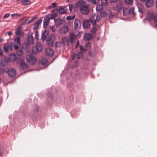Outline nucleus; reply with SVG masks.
Returning a JSON list of instances; mask_svg holds the SVG:
<instances>
[{"mask_svg":"<svg viewBox=\"0 0 157 157\" xmlns=\"http://www.w3.org/2000/svg\"><path fill=\"white\" fill-rule=\"evenodd\" d=\"M75 6L76 8H79L80 12L82 14H87L90 12L89 5L82 0L77 2Z\"/></svg>","mask_w":157,"mask_h":157,"instance_id":"1","label":"nucleus"},{"mask_svg":"<svg viewBox=\"0 0 157 157\" xmlns=\"http://www.w3.org/2000/svg\"><path fill=\"white\" fill-rule=\"evenodd\" d=\"M124 7V3L122 1L117 2L113 6V10L119 13Z\"/></svg>","mask_w":157,"mask_h":157,"instance_id":"2","label":"nucleus"},{"mask_svg":"<svg viewBox=\"0 0 157 157\" xmlns=\"http://www.w3.org/2000/svg\"><path fill=\"white\" fill-rule=\"evenodd\" d=\"M26 58L27 61L32 64H34L36 62L35 58L32 55H27L26 56Z\"/></svg>","mask_w":157,"mask_h":157,"instance_id":"3","label":"nucleus"},{"mask_svg":"<svg viewBox=\"0 0 157 157\" xmlns=\"http://www.w3.org/2000/svg\"><path fill=\"white\" fill-rule=\"evenodd\" d=\"M100 17L99 15H94L90 17V21L93 25H94L97 21H98L100 20Z\"/></svg>","mask_w":157,"mask_h":157,"instance_id":"4","label":"nucleus"},{"mask_svg":"<svg viewBox=\"0 0 157 157\" xmlns=\"http://www.w3.org/2000/svg\"><path fill=\"white\" fill-rule=\"evenodd\" d=\"M68 28L66 26H64L60 29L59 33L62 35L65 34L68 31Z\"/></svg>","mask_w":157,"mask_h":157,"instance_id":"5","label":"nucleus"},{"mask_svg":"<svg viewBox=\"0 0 157 157\" xmlns=\"http://www.w3.org/2000/svg\"><path fill=\"white\" fill-rule=\"evenodd\" d=\"M46 55L49 56H52L53 54L54 51L52 49L50 48H46L45 50Z\"/></svg>","mask_w":157,"mask_h":157,"instance_id":"6","label":"nucleus"},{"mask_svg":"<svg viewBox=\"0 0 157 157\" xmlns=\"http://www.w3.org/2000/svg\"><path fill=\"white\" fill-rule=\"evenodd\" d=\"M142 2H146V5L147 7H149L153 5V0H141Z\"/></svg>","mask_w":157,"mask_h":157,"instance_id":"7","label":"nucleus"},{"mask_svg":"<svg viewBox=\"0 0 157 157\" xmlns=\"http://www.w3.org/2000/svg\"><path fill=\"white\" fill-rule=\"evenodd\" d=\"M8 73L9 76L11 77H13L15 76L16 72L15 69H11L9 70Z\"/></svg>","mask_w":157,"mask_h":157,"instance_id":"8","label":"nucleus"},{"mask_svg":"<svg viewBox=\"0 0 157 157\" xmlns=\"http://www.w3.org/2000/svg\"><path fill=\"white\" fill-rule=\"evenodd\" d=\"M58 12L59 14H63L66 13L67 12V10L62 6H59L58 8Z\"/></svg>","mask_w":157,"mask_h":157,"instance_id":"9","label":"nucleus"},{"mask_svg":"<svg viewBox=\"0 0 157 157\" xmlns=\"http://www.w3.org/2000/svg\"><path fill=\"white\" fill-rule=\"evenodd\" d=\"M50 18L49 17H46L43 21V26L44 28H46L50 22Z\"/></svg>","mask_w":157,"mask_h":157,"instance_id":"10","label":"nucleus"},{"mask_svg":"<svg viewBox=\"0 0 157 157\" xmlns=\"http://www.w3.org/2000/svg\"><path fill=\"white\" fill-rule=\"evenodd\" d=\"M75 28V29L80 27L81 23L79 20L76 19L74 22Z\"/></svg>","mask_w":157,"mask_h":157,"instance_id":"11","label":"nucleus"},{"mask_svg":"<svg viewBox=\"0 0 157 157\" xmlns=\"http://www.w3.org/2000/svg\"><path fill=\"white\" fill-rule=\"evenodd\" d=\"M90 25V22L88 20L86 19L83 22V27L86 28H88Z\"/></svg>","mask_w":157,"mask_h":157,"instance_id":"12","label":"nucleus"},{"mask_svg":"<svg viewBox=\"0 0 157 157\" xmlns=\"http://www.w3.org/2000/svg\"><path fill=\"white\" fill-rule=\"evenodd\" d=\"M27 42L29 44H33L34 43L33 38L32 36L30 35L28 36L27 39Z\"/></svg>","mask_w":157,"mask_h":157,"instance_id":"13","label":"nucleus"},{"mask_svg":"<svg viewBox=\"0 0 157 157\" xmlns=\"http://www.w3.org/2000/svg\"><path fill=\"white\" fill-rule=\"evenodd\" d=\"M93 38L92 35L89 33L85 34L84 35V38L85 40H87L91 39Z\"/></svg>","mask_w":157,"mask_h":157,"instance_id":"14","label":"nucleus"},{"mask_svg":"<svg viewBox=\"0 0 157 157\" xmlns=\"http://www.w3.org/2000/svg\"><path fill=\"white\" fill-rule=\"evenodd\" d=\"M62 41L63 44L65 45H68L70 43L69 39L67 37L62 38Z\"/></svg>","mask_w":157,"mask_h":157,"instance_id":"15","label":"nucleus"},{"mask_svg":"<svg viewBox=\"0 0 157 157\" xmlns=\"http://www.w3.org/2000/svg\"><path fill=\"white\" fill-rule=\"evenodd\" d=\"M42 22V20L41 19L39 20L36 21L33 26V29H37L39 25Z\"/></svg>","mask_w":157,"mask_h":157,"instance_id":"16","label":"nucleus"},{"mask_svg":"<svg viewBox=\"0 0 157 157\" xmlns=\"http://www.w3.org/2000/svg\"><path fill=\"white\" fill-rule=\"evenodd\" d=\"M21 68L24 70H26L28 68V67L27 64L23 62H21L20 63Z\"/></svg>","mask_w":157,"mask_h":157,"instance_id":"17","label":"nucleus"},{"mask_svg":"<svg viewBox=\"0 0 157 157\" xmlns=\"http://www.w3.org/2000/svg\"><path fill=\"white\" fill-rule=\"evenodd\" d=\"M36 49L37 52H40L42 50V46L40 43L37 42L36 44Z\"/></svg>","mask_w":157,"mask_h":157,"instance_id":"18","label":"nucleus"},{"mask_svg":"<svg viewBox=\"0 0 157 157\" xmlns=\"http://www.w3.org/2000/svg\"><path fill=\"white\" fill-rule=\"evenodd\" d=\"M128 10V14H130L133 16H134L135 15L134 12V8L133 7L130 8Z\"/></svg>","mask_w":157,"mask_h":157,"instance_id":"19","label":"nucleus"},{"mask_svg":"<svg viewBox=\"0 0 157 157\" xmlns=\"http://www.w3.org/2000/svg\"><path fill=\"white\" fill-rule=\"evenodd\" d=\"M76 36L75 34L73 33H70L69 35L70 40L71 43H73Z\"/></svg>","mask_w":157,"mask_h":157,"instance_id":"20","label":"nucleus"},{"mask_svg":"<svg viewBox=\"0 0 157 157\" xmlns=\"http://www.w3.org/2000/svg\"><path fill=\"white\" fill-rule=\"evenodd\" d=\"M48 61V60L46 58H43L40 61V63L42 65L46 64Z\"/></svg>","mask_w":157,"mask_h":157,"instance_id":"21","label":"nucleus"},{"mask_svg":"<svg viewBox=\"0 0 157 157\" xmlns=\"http://www.w3.org/2000/svg\"><path fill=\"white\" fill-rule=\"evenodd\" d=\"M48 33L45 30L42 33L41 35V38L44 40L46 38V36Z\"/></svg>","mask_w":157,"mask_h":157,"instance_id":"22","label":"nucleus"},{"mask_svg":"<svg viewBox=\"0 0 157 157\" xmlns=\"http://www.w3.org/2000/svg\"><path fill=\"white\" fill-rule=\"evenodd\" d=\"M22 30V28L19 26L16 30L15 32V34L16 35H19L20 34Z\"/></svg>","mask_w":157,"mask_h":157,"instance_id":"23","label":"nucleus"},{"mask_svg":"<svg viewBox=\"0 0 157 157\" xmlns=\"http://www.w3.org/2000/svg\"><path fill=\"white\" fill-rule=\"evenodd\" d=\"M122 9H123V13L124 15L126 16L128 14V10L127 8H124V7Z\"/></svg>","mask_w":157,"mask_h":157,"instance_id":"24","label":"nucleus"},{"mask_svg":"<svg viewBox=\"0 0 157 157\" xmlns=\"http://www.w3.org/2000/svg\"><path fill=\"white\" fill-rule=\"evenodd\" d=\"M14 42L15 44H21V42L20 38L19 37H17L14 39Z\"/></svg>","mask_w":157,"mask_h":157,"instance_id":"25","label":"nucleus"},{"mask_svg":"<svg viewBox=\"0 0 157 157\" xmlns=\"http://www.w3.org/2000/svg\"><path fill=\"white\" fill-rule=\"evenodd\" d=\"M30 3L29 0H22V3L24 5H27Z\"/></svg>","mask_w":157,"mask_h":157,"instance_id":"26","label":"nucleus"},{"mask_svg":"<svg viewBox=\"0 0 157 157\" xmlns=\"http://www.w3.org/2000/svg\"><path fill=\"white\" fill-rule=\"evenodd\" d=\"M23 51L22 49H18L16 52V54L18 56H21L23 54Z\"/></svg>","mask_w":157,"mask_h":157,"instance_id":"27","label":"nucleus"},{"mask_svg":"<svg viewBox=\"0 0 157 157\" xmlns=\"http://www.w3.org/2000/svg\"><path fill=\"white\" fill-rule=\"evenodd\" d=\"M22 16L21 14H18L17 13H14L11 15V16L12 17H14L16 18H17L18 17H21Z\"/></svg>","mask_w":157,"mask_h":157,"instance_id":"28","label":"nucleus"},{"mask_svg":"<svg viewBox=\"0 0 157 157\" xmlns=\"http://www.w3.org/2000/svg\"><path fill=\"white\" fill-rule=\"evenodd\" d=\"M63 20L61 19H58L56 21V25H60L63 23Z\"/></svg>","mask_w":157,"mask_h":157,"instance_id":"29","label":"nucleus"},{"mask_svg":"<svg viewBox=\"0 0 157 157\" xmlns=\"http://www.w3.org/2000/svg\"><path fill=\"white\" fill-rule=\"evenodd\" d=\"M9 46L7 44H5L3 47V49L6 52H7L9 49Z\"/></svg>","mask_w":157,"mask_h":157,"instance_id":"30","label":"nucleus"},{"mask_svg":"<svg viewBox=\"0 0 157 157\" xmlns=\"http://www.w3.org/2000/svg\"><path fill=\"white\" fill-rule=\"evenodd\" d=\"M107 0H101V5L103 6H106L107 5Z\"/></svg>","mask_w":157,"mask_h":157,"instance_id":"31","label":"nucleus"},{"mask_svg":"<svg viewBox=\"0 0 157 157\" xmlns=\"http://www.w3.org/2000/svg\"><path fill=\"white\" fill-rule=\"evenodd\" d=\"M97 30V27L95 26H94L91 30V33L93 34H94L96 33Z\"/></svg>","mask_w":157,"mask_h":157,"instance_id":"32","label":"nucleus"},{"mask_svg":"<svg viewBox=\"0 0 157 157\" xmlns=\"http://www.w3.org/2000/svg\"><path fill=\"white\" fill-rule=\"evenodd\" d=\"M102 5H97L96 7V10L97 11H99L102 8Z\"/></svg>","mask_w":157,"mask_h":157,"instance_id":"33","label":"nucleus"},{"mask_svg":"<svg viewBox=\"0 0 157 157\" xmlns=\"http://www.w3.org/2000/svg\"><path fill=\"white\" fill-rule=\"evenodd\" d=\"M89 1H90L93 4H95L98 3L100 0H88Z\"/></svg>","mask_w":157,"mask_h":157,"instance_id":"34","label":"nucleus"},{"mask_svg":"<svg viewBox=\"0 0 157 157\" xmlns=\"http://www.w3.org/2000/svg\"><path fill=\"white\" fill-rule=\"evenodd\" d=\"M82 56V52H79L78 53L77 55V57L78 59H80Z\"/></svg>","mask_w":157,"mask_h":157,"instance_id":"35","label":"nucleus"},{"mask_svg":"<svg viewBox=\"0 0 157 157\" xmlns=\"http://www.w3.org/2000/svg\"><path fill=\"white\" fill-rule=\"evenodd\" d=\"M138 11L141 13H143V11L142 8L140 6L138 7Z\"/></svg>","mask_w":157,"mask_h":157,"instance_id":"36","label":"nucleus"},{"mask_svg":"<svg viewBox=\"0 0 157 157\" xmlns=\"http://www.w3.org/2000/svg\"><path fill=\"white\" fill-rule=\"evenodd\" d=\"M20 45L18 44H15L13 46V48L15 50H17L18 49L19 46Z\"/></svg>","mask_w":157,"mask_h":157,"instance_id":"37","label":"nucleus"},{"mask_svg":"<svg viewBox=\"0 0 157 157\" xmlns=\"http://www.w3.org/2000/svg\"><path fill=\"white\" fill-rule=\"evenodd\" d=\"M50 29L52 30L53 32H55L56 31V29L55 28L54 26H51L50 27Z\"/></svg>","mask_w":157,"mask_h":157,"instance_id":"38","label":"nucleus"},{"mask_svg":"<svg viewBox=\"0 0 157 157\" xmlns=\"http://www.w3.org/2000/svg\"><path fill=\"white\" fill-rule=\"evenodd\" d=\"M74 17H75V16H73V17L68 16L67 17L66 19L67 20H71V19H74Z\"/></svg>","mask_w":157,"mask_h":157,"instance_id":"39","label":"nucleus"},{"mask_svg":"<svg viewBox=\"0 0 157 157\" xmlns=\"http://www.w3.org/2000/svg\"><path fill=\"white\" fill-rule=\"evenodd\" d=\"M56 14L55 13H53L51 15V18L54 19L56 17Z\"/></svg>","mask_w":157,"mask_h":157,"instance_id":"40","label":"nucleus"},{"mask_svg":"<svg viewBox=\"0 0 157 157\" xmlns=\"http://www.w3.org/2000/svg\"><path fill=\"white\" fill-rule=\"evenodd\" d=\"M127 3L129 4H131L132 2V0H126Z\"/></svg>","mask_w":157,"mask_h":157,"instance_id":"41","label":"nucleus"},{"mask_svg":"<svg viewBox=\"0 0 157 157\" xmlns=\"http://www.w3.org/2000/svg\"><path fill=\"white\" fill-rule=\"evenodd\" d=\"M10 16V14L8 13L5 14L4 16L3 19L8 17Z\"/></svg>","mask_w":157,"mask_h":157,"instance_id":"42","label":"nucleus"},{"mask_svg":"<svg viewBox=\"0 0 157 157\" xmlns=\"http://www.w3.org/2000/svg\"><path fill=\"white\" fill-rule=\"evenodd\" d=\"M88 54L90 56H93L94 55L93 52L91 51H89Z\"/></svg>","mask_w":157,"mask_h":157,"instance_id":"43","label":"nucleus"},{"mask_svg":"<svg viewBox=\"0 0 157 157\" xmlns=\"http://www.w3.org/2000/svg\"><path fill=\"white\" fill-rule=\"evenodd\" d=\"M35 36H36V38L38 40V36H39L38 33V31L36 32Z\"/></svg>","mask_w":157,"mask_h":157,"instance_id":"44","label":"nucleus"},{"mask_svg":"<svg viewBox=\"0 0 157 157\" xmlns=\"http://www.w3.org/2000/svg\"><path fill=\"white\" fill-rule=\"evenodd\" d=\"M153 19L155 21L157 22V14L154 17Z\"/></svg>","mask_w":157,"mask_h":157,"instance_id":"45","label":"nucleus"},{"mask_svg":"<svg viewBox=\"0 0 157 157\" xmlns=\"http://www.w3.org/2000/svg\"><path fill=\"white\" fill-rule=\"evenodd\" d=\"M56 5H57V3L56 2H55V3H53L51 6H52V7H53L54 8V7H55L56 6Z\"/></svg>","mask_w":157,"mask_h":157,"instance_id":"46","label":"nucleus"},{"mask_svg":"<svg viewBox=\"0 0 157 157\" xmlns=\"http://www.w3.org/2000/svg\"><path fill=\"white\" fill-rule=\"evenodd\" d=\"M69 9L70 11L71 12L72 10V8H73L72 5H69Z\"/></svg>","mask_w":157,"mask_h":157,"instance_id":"47","label":"nucleus"},{"mask_svg":"<svg viewBox=\"0 0 157 157\" xmlns=\"http://www.w3.org/2000/svg\"><path fill=\"white\" fill-rule=\"evenodd\" d=\"M91 43L90 42H88L86 44V47H90L91 46Z\"/></svg>","mask_w":157,"mask_h":157,"instance_id":"48","label":"nucleus"},{"mask_svg":"<svg viewBox=\"0 0 157 157\" xmlns=\"http://www.w3.org/2000/svg\"><path fill=\"white\" fill-rule=\"evenodd\" d=\"M105 12H103L101 11H100V15L101 17L105 15Z\"/></svg>","mask_w":157,"mask_h":157,"instance_id":"49","label":"nucleus"},{"mask_svg":"<svg viewBox=\"0 0 157 157\" xmlns=\"http://www.w3.org/2000/svg\"><path fill=\"white\" fill-rule=\"evenodd\" d=\"M80 50L82 52H83L85 50V49L82 46L80 47Z\"/></svg>","mask_w":157,"mask_h":157,"instance_id":"50","label":"nucleus"},{"mask_svg":"<svg viewBox=\"0 0 157 157\" xmlns=\"http://www.w3.org/2000/svg\"><path fill=\"white\" fill-rule=\"evenodd\" d=\"M8 36H10L12 34V33L11 31H9L6 33Z\"/></svg>","mask_w":157,"mask_h":157,"instance_id":"51","label":"nucleus"},{"mask_svg":"<svg viewBox=\"0 0 157 157\" xmlns=\"http://www.w3.org/2000/svg\"><path fill=\"white\" fill-rule=\"evenodd\" d=\"M75 56V54H72V55H71V57L72 60L74 59Z\"/></svg>","mask_w":157,"mask_h":157,"instance_id":"52","label":"nucleus"},{"mask_svg":"<svg viewBox=\"0 0 157 157\" xmlns=\"http://www.w3.org/2000/svg\"><path fill=\"white\" fill-rule=\"evenodd\" d=\"M26 23V22L25 21V22H23L22 23L21 25H20V27L21 26H22V25H24Z\"/></svg>","mask_w":157,"mask_h":157,"instance_id":"53","label":"nucleus"},{"mask_svg":"<svg viewBox=\"0 0 157 157\" xmlns=\"http://www.w3.org/2000/svg\"><path fill=\"white\" fill-rule=\"evenodd\" d=\"M60 44V42H57V43H56V44L55 46L56 47H58V45L59 44Z\"/></svg>","mask_w":157,"mask_h":157,"instance_id":"54","label":"nucleus"},{"mask_svg":"<svg viewBox=\"0 0 157 157\" xmlns=\"http://www.w3.org/2000/svg\"><path fill=\"white\" fill-rule=\"evenodd\" d=\"M3 52L2 49H0V56L2 55Z\"/></svg>","mask_w":157,"mask_h":157,"instance_id":"55","label":"nucleus"},{"mask_svg":"<svg viewBox=\"0 0 157 157\" xmlns=\"http://www.w3.org/2000/svg\"><path fill=\"white\" fill-rule=\"evenodd\" d=\"M52 8V6L51 5H50V6H48L47 7V9H50L51 8Z\"/></svg>","mask_w":157,"mask_h":157,"instance_id":"56","label":"nucleus"},{"mask_svg":"<svg viewBox=\"0 0 157 157\" xmlns=\"http://www.w3.org/2000/svg\"><path fill=\"white\" fill-rule=\"evenodd\" d=\"M35 19V18H33L31 20H30L29 21V23H31V22H32L34 20V19Z\"/></svg>","mask_w":157,"mask_h":157,"instance_id":"57","label":"nucleus"},{"mask_svg":"<svg viewBox=\"0 0 157 157\" xmlns=\"http://www.w3.org/2000/svg\"><path fill=\"white\" fill-rule=\"evenodd\" d=\"M79 44V42L78 40H77V43L76 46V47H77L78 45Z\"/></svg>","mask_w":157,"mask_h":157,"instance_id":"58","label":"nucleus"},{"mask_svg":"<svg viewBox=\"0 0 157 157\" xmlns=\"http://www.w3.org/2000/svg\"><path fill=\"white\" fill-rule=\"evenodd\" d=\"M118 0H110V2H116Z\"/></svg>","mask_w":157,"mask_h":157,"instance_id":"59","label":"nucleus"},{"mask_svg":"<svg viewBox=\"0 0 157 157\" xmlns=\"http://www.w3.org/2000/svg\"><path fill=\"white\" fill-rule=\"evenodd\" d=\"M155 4H156V7H157V0H156V2H155Z\"/></svg>","mask_w":157,"mask_h":157,"instance_id":"60","label":"nucleus"},{"mask_svg":"<svg viewBox=\"0 0 157 157\" xmlns=\"http://www.w3.org/2000/svg\"><path fill=\"white\" fill-rule=\"evenodd\" d=\"M1 65L2 66H4L5 65L3 64L2 63H1Z\"/></svg>","mask_w":157,"mask_h":157,"instance_id":"61","label":"nucleus"},{"mask_svg":"<svg viewBox=\"0 0 157 157\" xmlns=\"http://www.w3.org/2000/svg\"><path fill=\"white\" fill-rule=\"evenodd\" d=\"M3 40L0 39V42H2V41Z\"/></svg>","mask_w":157,"mask_h":157,"instance_id":"62","label":"nucleus"},{"mask_svg":"<svg viewBox=\"0 0 157 157\" xmlns=\"http://www.w3.org/2000/svg\"><path fill=\"white\" fill-rule=\"evenodd\" d=\"M14 56L15 57V59H16V56L15 55Z\"/></svg>","mask_w":157,"mask_h":157,"instance_id":"63","label":"nucleus"},{"mask_svg":"<svg viewBox=\"0 0 157 157\" xmlns=\"http://www.w3.org/2000/svg\"><path fill=\"white\" fill-rule=\"evenodd\" d=\"M54 37V35H52V36H51V37Z\"/></svg>","mask_w":157,"mask_h":157,"instance_id":"64","label":"nucleus"}]
</instances>
